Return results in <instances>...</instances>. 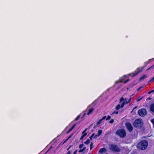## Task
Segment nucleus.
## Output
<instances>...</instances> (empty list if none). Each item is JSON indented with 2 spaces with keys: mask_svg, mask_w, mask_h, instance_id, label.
Listing matches in <instances>:
<instances>
[{
  "mask_svg": "<svg viewBox=\"0 0 154 154\" xmlns=\"http://www.w3.org/2000/svg\"><path fill=\"white\" fill-rule=\"evenodd\" d=\"M153 91H150L149 92V93H150L151 92H152Z\"/></svg>",
  "mask_w": 154,
  "mask_h": 154,
  "instance_id": "37998d69",
  "label": "nucleus"
},
{
  "mask_svg": "<svg viewBox=\"0 0 154 154\" xmlns=\"http://www.w3.org/2000/svg\"><path fill=\"white\" fill-rule=\"evenodd\" d=\"M153 66H154V65L152 66H151V67H149V68H148L146 70H148L149 69H150L151 68H152V67H153Z\"/></svg>",
  "mask_w": 154,
  "mask_h": 154,
  "instance_id": "e433bc0d",
  "label": "nucleus"
},
{
  "mask_svg": "<svg viewBox=\"0 0 154 154\" xmlns=\"http://www.w3.org/2000/svg\"><path fill=\"white\" fill-rule=\"evenodd\" d=\"M107 151V149L105 147H103L100 149L99 152L100 153H103L104 152H106Z\"/></svg>",
  "mask_w": 154,
  "mask_h": 154,
  "instance_id": "1a4fd4ad",
  "label": "nucleus"
},
{
  "mask_svg": "<svg viewBox=\"0 0 154 154\" xmlns=\"http://www.w3.org/2000/svg\"><path fill=\"white\" fill-rule=\"evenodd\" d=\"M94 135V133H93L92 134V135H91V136H90V137H89V138H90V139H89V140H92V138L93 137Z\"/></svg>",
  "mask_w": 154,
  "mask_h": 154,
  "instance_id": "4be33fe9",
  "label": "nucleus"
},
{
  "mask_svg": "<svg viewBox=\"0 0 154 154\" xmlns=\"http://www.w3.org/2000/svg\"><path fill=\"white\" fill-rule=\"evenodd\" d=\"M93 143H92L90 145V149L91 150L93 148Z\"/></svg>",
  "mask_w": 154,
  "mask_h": 154,
  "instance_id": "b1692460",
  "label": "nucleus"
},
{
  "mask_svg": "<svg viewBox=\"0 0 154 154\" xmlns=\"http://www.w3.org/2000/svg\"><path fill=\"white\" fill-rule=\"evenodd\" d=\"M66 154H71L70 151H68Z\"/></svg>",
  "mask_w": 154,
  "mask_h": 154,
  "instance_id": "58836bf2",
  "label": "nucleus"
},
{
  "mask_svg": "<svg viewBox=\"0 0 154 154\" xmlns=\"http://www.w3.org/2000/svg\"><path fill=\"white\" fill-rule=\"evenodd\" d=\"M114 120L113 119H111V120L109 121V122L110 123H112L114 122Z\"/></svg>",
  "mask_w": 154,
  "mask_h": 154,
  "instance_id": "c85d7f7f",
  "label": "nucleus"
},
{
  "mask_svg": "<svg viewBox=\"0 0 154 154\" xmlns=\"http://www.w3.org/2000/svg\"><path fill=\"white\" fill-rule=\"evenodd\" d=\"M106 154H108V153H106Z\"/></svg>",
  "mask_w": 154,
  "mask_h": 154,
  "instance_id": "a18cd8bd",
  "label": "nucleus"
},
{
  "mask_svg": "<svg viewBox=\"0 0 154 154\" xmlns=\"http://www.w3.org/2000/svg\"><path fill=\"white\" fill-rule=\"evenodd\" d=\"M130 80V79H127L126 80H125V81H124V82H123V83L124 84H125L126 83L128 82Z\"/></svg>",
  "mask_w": 154,
  "mask_h": 154,
  "instance_id": "393cba45",
  "label": "nucleus"
},
{
  "mask_svg": "<svg viewBox=\"0 0 154 154\" xmlns=\"http://www.w3.org/2000/svg\"><path fill=\"white\" fill-rule=\"evenodd\" d=\"M116 133L117 135L122 138L125 137L126 135V131L123 129L117 130Z\"/></svg>",
  "mask_w": 154,
  "mask_h": 154,
  "instance_id": "7ed1b4c3",
  "label": "nucleus"
},
{
  "mask_svg": "<svg viewBox=\"0 0 154 154\" xmlns=\"http://www.w3.org/2000/svg\"><path fill=\"white\" fill-rule=\"evenodd\" d=\"M121 107V105L120 104H118L116 106V109L117 110H119Z\"/></svg>",
  "mask_w": 154,
  "mask_h": 154,
  "instance_id": "6ab92c4d",
  "label": "nucleus"
},
{
  "mask_svg": "<svg viewBox=\"0 0 154 154\" xmlns=\"http://www.w3.org/2000/svg\"><path fill=\"white\" fill-rule=\"evenodd\" d=\"M123 78H122L120 80V82H123Z\"/></svg>",
  "mask_w": 154,
  "mask_h": 154,
  "instance_id": "f704fd0d",
  "label": "nucleus"
},
{
  "mask_svg": "<svg viewBox=\"0 0 154 154\" xmlns=\"http://www.w3.org/2000/svg\"><path fill=\"white\" fill-rule=\"evenodd\" d=\"M102 133V130H99L98 131V134H97L98 135H99V136H100L101 134Z\"/></svg>",
  "mask_w": 154,
  "mask_h": 154,
  "instance_id": "a211bd4d",
  "label": "nucleus"
},
{
  "mask_svg": "<svg viewBox=\"0 0 154 154\" xmlns=\"http://www.w3.org/2000/svg\"><path fill=\"white\" fill-rule=\"evenodd\" d=\"M94 108H91L89 109L88 112H87V115H89L94 110Z\"/></svg>",
  "mask_w": 154,
  "mask_h": 154,
  "instance_id": "f8f14e48",
  "label": "nucleus"
},
{
  "mask_svg": "<svg viewBox=\"0 0 154 154\" xmlns=\"http://www.w3.org/2000/svg\"><path fill=\"white\" fill-rule=\"evenodd\" d=\"M73 134H72L70 135L66 140H65L63 142H61L60 144H63L69 139L72 135Z\"/></svg>",
  "mask_w": 154,
  "mask_h": 154,
  "instance_id": "ddd939ff",
  "label": "nucleus"
},
{
  "mask_svg": "<svg viewBox=\"0 0 154 154\" xmlns=\"http://www.w3.org/2000/svg\"><path fill=\"white\" fill-rule=\"evenodd\" d=\"M84 137V136H82H82L81 137V138H80V140H82L83 138Z\"/></svg>",
  "mask_w": 154,
  "mask_h": 154,
  "instance_id": "4c0bfd02",
  "label": "nucleus"
},
{
  "mask_svg": "<svg viewBox=\"0 0 154 154\" xmlns=\"http://www.w3.org/2000/svg\"><path fill=\"white\" fill-rule=\"evenodd\" d=\"M87 130V128L85 129L82 132V135L84 136V137H85L87 135V133L85 132V131H86Z\"/></svg>",
  "mask_w": 154,
  "mask_h": 154,
  "instance_id": "4468645a",
  "label": "nucleus"
},
{
  "mask_svg": "<svg viewBox=\"0 0 154 154\" xmlns=\"http://www.w3.org/2000/svg\"><path fill=\"white\" fill-rule=\"evenodd\" d=\"M83 151V150L82 149H80L78 151V152H79V153H80V152H82Z\"/></svg>",
  "mask_w": 154,
  "mask_h": 154,
  "instance_id": "72a5a7b5",
  "label": "nucleus"
},
{
  "mask_svg": "<svg viewBox=\"0 0 154 154\" xmlns=\"http://www.w3.org/2000/svg\"><path fill=\"white\" fill-rule=\"evenodd\" d=\"M150 121L153 124V126L154 127V119H151L150 120Z\"/></svg>",
  "mask_w": 154,
  "mask_h": 154,
  "instance_id": "a878e982",
  "label": "nucleus"
},
{
  "mask_svg": "<svg viewBox=\"0 0 154 154\" xmlns=\"http://www.w3.org/2000/svg\"><path fill=\"white\" fill-rule=\"evenodd\" d=\"M106 116H103L101 119L102 121V120L105 119H106Z\"/></svg>",
  "mask_w": 154,
  "mask_h": 154,
  "instance_id": "7c9ffc66",
  "label": "nucleus"
},
{
  "mask_svg": "<svg viewBox=\"0 0 154 154\" xmlns=\"http://www.w3.org/2000/svg\"><path fill=\"white\" fill-rule=\"evenodd\" d=\"M71 146H72L71 145L69 146V147L67 149V150H69V149L70 148Z\"/></svg>",
  "mask_w": 154,
  "mask_h": 154,
  "instance_id": "79ce46f5",
  "label": "nucleus"
},
{
  "mask_svg": "<svg viewBox=\"0 0 154 154\" xmlns=\"http://www.w3.org/2000/svg\"><path fill=\"white\" fill-rule=\"evenodd\" d=\"M86 149V147H83V148L82 149L84 151Z\"/></svg>",
  "mask_w": 154,
  "mask_h": 154,
  "instance_id": "ea45409f",
  "label": "nucleus"
},
{
  "mask_svg": "<svg viewBox=\"0 0 154 154\" xmlns=\"http://www.w3.org/2000/svg\"><path fill=\"white\" fill-rule=\"evenodd\" d=\"M131 98H129V99L128 100H125V103L126 104H128L129 103H130L131 102Z\"/></svg>",
  "mask_w": 154,
  "mask_h": 154,
  "instance_id": "dca6fc26",
  "label": "nucleus"
},
{
  "mask_svg": "<svg viewBox=\"0 0 154 154\" xmlns=\"http://www.w3.org/2000/svg\"><path fill=\"white\" fill-rule=\"evenodd\" d=\"M149 63V62H148H148H147V63Z\"/></svg>",
  "mask_w": 154,
  "mask_h": 154,
  "instance_id": "c03bdc74",
  "label": "nucleus"
},
{
  "mask_svg": "<svg viewBox=\"0 0 154 154\" xmlns=\"http://www.w3.org/2000/svg\"><path fill=\"white\" fill-rule=\"evenodd\" d=\"M83 145H84V144H83V143H82V144H80V145H79V148H82L83 147Z\"/></svg>",
  "mask_w": 154,
  "mask_h": 154,
  "instance_id": "cd10ccee",
  "label": "nucleus"
},
{
  "mask_svg": "<svg viewBox=\"0 0 154 154\" xmlns=\"http://www.w3.org/2000/svg\"><path fill=\"white\" fill-rule=\"evenodd\" d=\"M138 112L140 116L144 117L146 114V111L145 109L143 108L139 110Z\"/></svg>",
  "mask_w": 154,
  "mask_h": 154,
  "instance_id": "39448f33",
  "label": "nucleus"
},
{
  "mask_svg": "<svg viewBox=\"0 0 154 154\" xmlns=\"http://www.w3.org/2000/svg\"><path fill=\"white\" fill-rule=\"evenodd\" d=\"M142 97L140 98L139 97H138L137 98V101L138 102V101H140V100H142Z\"/></svg>",
  "mask_w": 154,
  "mask_h": 154,
  "instance_id": "5701e85b",
  "label": "nucleus"
},
{
  "mask_svg": "<svg viewBox=\"0 0 154 154\" xmlns=\"http://www.w3.org/2000/svg\"><path fill=\"white\" fill-rule=\"evenodd\" d=\"M146 77V75H143L140 78V79L139 80L140 81L144 79L145 78V77Z\"/></svg>",
  "mask_w": 154,
  "mask_h": 154,
  "instance_id": "2eb2a0df",
  "label": "nucleus"
},
{
  "mask_svg": "<svg viewBox=\"0 0 154 154\" xmlns=\"http://www.w3.org/2000/svg\"><path fill=\"white\" fill-rule=\"evenodd\" d=\"M98 136H99L97 134H96V135L94 136V138L95 139H96L97 137H98Z\"/></svg>",
  "mask_w": 154,
  "mask_h": 154,
  "instance_id": "2f4dec72",
  "label": "nucleus"
},
{
  "mask_svg": "<svg viewBox=\"0 0 154 154\" xmlns=\"http://www.w3.org/2000/svg\"><path fill=\"white\" fill-rule=\"evenodd\" d=\"M77 152V150H75L73 153V154H76Z\"/></svg>",
  "mask_w": 154,
  "mask_h": 154,
  "instance_id": "c9c22d12",
  "label": "nucleus"
},
{
  "mask_svg": "<svg viewBox=\"0 0 154 154\" xmlns=\"http://www.w3.org/2000/svg\"><path fill=\"white\" fill-rule=\"evenodd\" d=\"M102 121V120H101L100 119L98 121H97V124H96V125L97 126L99 124H100V123H101V122Z\"/></svg>",
  "mask_w": 154,
  "mask_h": 154,
  "instance_id": "412c9836",
  "label": "nucleus"
},
{
  "mask_svg": "<svg viewBox=\"0 0 154 154\" xmlns=\"http://www.w3.org/2000/svg\"><path fill=\"white\" fill-rule=\"evenodd\" d=\"M109 149L114 152H119L121 151V149L116 145L111 144L109 145Z\"/></svg>",
  "mask_w": 154,
  "mask_h": 154,
  "instance_id": "20e7f679",
  "label": "nucleus"
},
{
  "mask_svg": "<svg viewBox=\"0 0 154 154\" xmlns=\"http://www.w3.org/2000/svg\"><path fill=\"white\" fill-rule=\"evenodd\" d=\"M143 87V86H141L137 90V91H139Z\"/></svg>",
  "mask_w": 154,
  "mask_h": 154,
  "instance_id": "473e14b6",
  "label": "nucleus"
},
{
  "mask_svg": "<svg viewBox=\"0 0 154 154\" xmlns=\"http://www.w3.org/2000/svg\"><path fill=\"white\" fill-rule=\"evenodd\" d=\"M90 142V140L89 139H88L87 140L85 141L84 143L86 144V145L88 144Z\"/></svg>",
  "mask_w": 154,
  "mask_h": 154,
  "instance_id": "f3484780",
  "label": "nucleus"
},
{
  "mask_svg": "<svg viewBox=\"0 0 154 154\" xmlns=\"http://www.w3.org/2000/svg\"><path fill=\"white\" fill-rule=\"evenodd\" d=\"M150 109L152 112H154V103L151 104L150 106Z\"/></svg>",
  "mask_w": 154,
  "mask_h": 154,
  "instance_id": "9b49d317",
  "label": "nucleus"
},
{
  "mask_svg": "<svg viewBox=\"0 0 154 154\" xmlns=\"http://www.w3.org/2000/svg\"><path fill=\"white\" fill-rule=\"evenodd\" d=\"M148 142L146 140H141L137 144V148L140 150H144L146 149L148 146Z\"/></svg>",
  "mask_w": 154,
  "mask_h": 154,
  "instance_id": "f257e3e1",
  "label": "nucleus"
},
{
  "mask_svg": "<svg viewBox=\"0 0 154 154\" xmlns=\"http://www.w3.org/2000/svg\"><path fill=\"white\" fill-rule=\"evenodd\" d=\"M76 125V124H75L66 132V134H69L71 131H72L75 128V126Z\"/></svg>",
  "mask_w": 154,
  "mask_h": 154,
  "instance_id": "9d476101",
  "label": "nucleus"
},
{
  "mask_svg": "<svg viewBox=\"0 0 154 154\" xmlns=\"http://www.w3.org/2000/svg\"><path fill=\"white\" fill-rule=\"evenodd\" d=\"M154 80V76L150 80L149 82H150L151 81Z\"/></svg>",
  "mask_w": 154,
  "mask_h": 154,
  "instance_id": "a19ab883",
  "label": "nucleus"
},
{
  "mask_svg": "<svg viewBox=\"0 0 154 154\" xmlns=\"http://www.w3.org/2000/svg\"><path fill=\"white\" fill-rule=\"evenodd\" d=\"M127 98H126L125 99H124L123 96L120 98V99L119 103H120L122 102L123 101H124L122 103L121 105V108H123L124 106L126 104L125 103V100Z\"/></svg>",
  "mask_w": 154,
  "mask_h": 154,
  "instance_id": "0eeeda50",
  "label": "nucleus"
},
{
  "mask_svg": "<svg viewBox=\"0 0 154 154\" xmlns=\"http://www.w3.org/2000/svg\"><path fill=\"white\" fill-rule=\"evenodd\" d=\"M142 69L139 71L135 70L134 72H133L132 73L129 74V75H131L132 77H133L137 75L140 72L142 71Z\"/></svg>",
  "mask_w": 154,
  "mask_h": 154,
  "instance_id": "6e6552de",
  "label": "nucleus"
},
{
  "mask_svg": "<svg viewBox=\"0 0 154 154\" xmlns=\"http://www.w3.org/2000/svg\"><path fill=\"white\" fill-rule=\"evenodd\" d=\"M125 126L129 132H131L133 131V127L129 122H127L125 124Z\"/></svg>",
  "mask_w": 154,
  "mask_h": 154,
  "instance_id": "423d86ee",
  "label": "nucleus"
},
{
  "mask_svg": "<svg viewBox=\"0 0 154 154\" xmlns=\"http://www.w3.org/2000/svg\"><path fill=\"white\" fill-rule=\"evenodd\" d=\"M111 117L110 116H108L106 119V120H109L111 119Z\"/></svg>",
  "mask_w": 154,
  "mask_h": 154,
  "instance_id": "bb28decb",
  "label": "nucleus"
},
{
  "mask_svg": "<svg viewBox=\"0 0 154 154\" xmlns=\"http://www.w3.org/2000/svg\"><path fill=\"white\" fill-rule=\"evenodd\" d=\"M119 113V112L118 111H114L113 113H112V114H118Z\"/></svg>",
  "mask_w": 154,
  "mask_h": 154,
  "instance_id": "c756f323",
  "label": "nucleus"
},
{
  "mask_svg": "<svg viewBox=\"0 0 154 154\" xmlns=\"http://www.w3.org/2000/svg\"><path fill=\"white\" fill-rule=\"evenodd\" d=\"M80 117V114H79L75 118V121L78 120Z\"/></svg>",
  "mask_w": 154,
  "mask_h": 154,
  "instance_id": "aec40b11",
  "label": "nucleus"
},
{
  "mask_svg": "<svg viewBox=\"0 0 154 154\" xmlns=\"http://www.w3.org/2000/svg\"><path fill=\"white\" fill-rule=\"evenodd\" d=\"M143 122L141 119H137L133 123V126L136 128H140L143 126Z\"/></svg>",
  "mask_w": 154,
  "mask_h": 154,
  "instance_id": "f03ea898",
  "label": "nucleus"
}]
</instances>
